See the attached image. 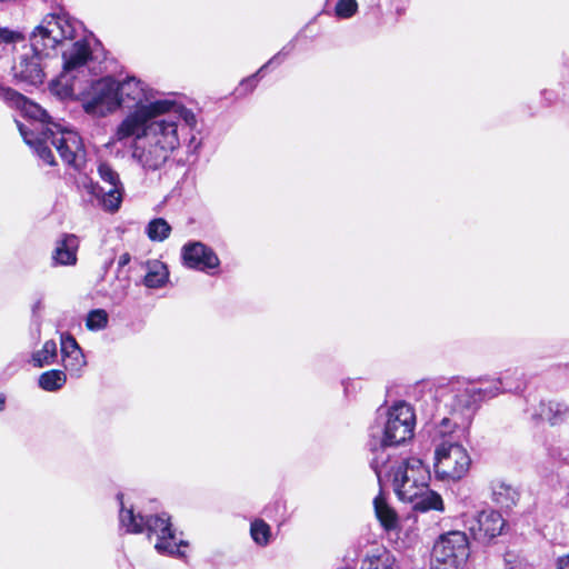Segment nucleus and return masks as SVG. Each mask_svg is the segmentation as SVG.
I'll return each instance as SVG.
<instances>
[{"instance_id":"nucleus-1","label":"nucleus","mask_w":569,"mask_h":569,"mask_svg":"<svg viewBox=\"0 0 569 569\" xmlns=\"http://www.w3.org/2000/svg\"><path fill=\"white\" fill-rule=\"evenodd\" d=\"M166 106L154 103L129 112L114 131L117 141L133 139L132 158L147 172L160 170L182 143H187L189 152L200 147L193 133L194 113L188 108H178L176 113L159 118V111Z\"/></svg>"},{"instance_id":"nucleus-10","label":"nucleus","mask_w":569,"mask_h":569,"mask_svg":"<svg viewBox=\"0 0 569 569\" xmlns=\"http://www.w3.org/2000/svg\"><path fill=\"white\" fill-rule=\"evenodd\" d=\"M471 458L466 448L453 440H445L435 451V475L440 480H460L469 471Z\"/></svg>"},{"instance_id":"nucleus-30","label":"nucleus","mask_w":569,"mask_h":569,"mask_svg":"<svg viewBox=\"0 0 569 569\" xmlns=\"http://www.w3.org/2000/svg\"><path fill=\"white\" fill-rule=\"evenodd\" d=\"M357 10L358 3L356 0H339L335 7L336 16L340 19H350Z\"/></svg>"},{"instance_id":"nucleus-13","label":"nucleus","mask_w":569,"mask_h":569,"mask_svg":"<svg viewBox=\"0 0 569 569\" xmlns=\"http://www.w3.org/2000/svg\"><path fill=\"white\" fill-rule=\"evenodd\" d=\"M0 99L10 107L21 110L26 117L36 121L31 123L32 128H27L24 124L18 122L19 129L22 126L28 133L33 132V137H41L42 130L51 129L48 127L50 119L48 112L12 88L0 84Z\"/></svg>"},{"instance_id":"nucleus-39","label":"nucleus","mask_w":569,"mask_h":569,"mask_svg":"<svg viewBox=\"0 0 569 569\" xmlns=\"http://www.w3.org/2000/svg\"><path fill=\"white\" fill-rule=\"evenodd\" d=\"M130 254L128 252H124L120 258H119V261H118V266L119 268H122L124 267L126 264H128L130 262Z\"/></svg>"},{"instance_id":"nucleus-3","label":"nucleus","mask_w":569,"mask_h":569,"mask_svg":"<svg viewBox=\"0 0 569 569\" xmlns=\"http://www.w3.org/2000/svg\"><path fill=\"white\" fill-rule=\"evenodd\" d=\"M54 127L57 131L47 129L41 131V137H33V132L28 133L21 126L20 133L24 142L34 150L46 164H56L54 156L49 147V143H51L67 166L76 171H81L87 162V151L82 138L73 130L57 124Z\"/></svg>"},{"instance_id":"nucleus-17","label":"nucleus","mask_w":569,"mask_h":569,"mask_svg":"<svg viewBox=\"0 0 569 569\" xmlns=\"http://www.w3.org/2000/svg\"><path fill=\"white\" fill-rule=\"evenodd\" d=\"M375 513L380 525L386 531H396L399 529V517L393 508H391L382 492L373 500Z\"/></svg>"},{"instance_id":"nucleus-31","label":"nucleus","mask_w":569,"mask_h":569,"mask_svg":"<svg viewBox=\"0 0 569 569\" xmlns=\"http://www.w3.org/2000/svg\"><path fill=\"white\" fill-rule=\"evenodd\" d=\"M456 418V416L443 417L438 425V433L443 437L449 436L450 438H453L456 433L459 436L463 435L466 431L458 430V428L455 427L453 421Z\"/></svg>"},{"instance_id":"nucleus-20","label":"nucleus","mask_w":569,"mask_h":569,"mask_svg":"<svg viewBox=\"0 0 569 569\" xmlns=\"http://www.w3.org/2000/svg\"><path fill=\"white\" fill-rule=\"evenodd\" d=\"M169 280V271L167 266L159 261L147 262V273L143 283L148 288L157 289L163 287Z\"/></svg>"},{"instance_id":"nucleus-40","label":"nucleus","mask_w":569,"mask_h":569,"mask_svg":"<svg viewBox=\"0 0 569 569\" xmlns=\"http://www.w3.org/2000/svg\"><path fill=\"white\" fill-rule=\"evenodd\" d=\"M542 96H543V97H545V99H546V100H548L549 102H551V101H552V99H553V93H552L551 91H548V90H545V91L542 92Z\"/></svg>"},{"instance_id":"nucleus-41","label":"nucleus","mask_w":569,"mask_h":569,"mask_svg":"<svg viewBox=\"0 0 569 569\" xmlns=\"http://www.w3.org/2000/svg\"><path fill=\"white\" fill-rule=\"evenodd\" d=\"M6 398L3 395H0V411L4 409Z\"/></svg>"},{"instance_id":"nucleus-38","label":"nucleus","mask_w":569,"mask_h":569,"mask_svg":"<svg viewBox=\"0 0 569 569\" xmlns=\"http://www.w3.org/2000/svg\"><path fill=\"white\" fill-rule=\"evenodd\" d=\"M181 249H208L202 242L200 241H189L182 246Z\"/></svg>"},{"instance_id":"nucleus-12","label":"nucleus","mask_w":569,"mask_h":569,"mask_svg":"<svg viewBox=\"0 0 569 569\" xmlns=\"http://www.w3.org/2000/svg\"><path fill=\"white\" fill-rule=\"evenodd\" d=\"M446 406L451 416H456L453 423L458 430L467 431L478 410L480 402L476 396V383H455L450 387Z\"/></svg>"},{"instance_id":"nucleus-9","label":"nucleus","mask_w":569,"mask_h":569,"mask_svg":"<svg viewBox=\"0 0 569 569\" xmlns=\"http://www.w3.org/2000/svg\"><path fill=\"white\" fill-rule=\"evenodd\" d=\"M469 555V540L465 532L443 533L433 545L431 569H462Z\"/></svg>"},{"instance_id":"nucleus-19","label":"nucleus","mask_w":569,"mask_h":569,"mask_svg":"<svg viewBox=\"0 0 569 569\" xmlns=\"http://www.w3.org/2000/svg\"><path fill=\"white\" fill-rule=\"evenodd\" d=\"M295 49V41L291 40L288 42L282 49L276 53L268 62H266L254 74L248 77L247 79L242 80L240 83L239 91L244 92H251L257 83H258V77L271 64H280L287 56H289Z\"/></svg>"},{"instance_id":"nucleus-8","label":"nucleus","mask_w":569,"mask_h":569,"mask_svg":"<svg viewBox=\"0 0 569 569\" xmlns=\"http://www.w3.org/2000/svg\"><path fill=\"white\" fill-rule=\"evenodd\" d=\"M117 98L119 100V108H133L131 112H137L154 103H167L159 111V118L176 113L178 108H184L182 104L170 99H156V92L136 77H127L122 81H117Z\"/></svg>"},{"instance_id":"nucleus-23","label":"nucleus","mask_w":569,"mask_h":569,"mask_svg":"<svg viewBox=\"0 0 569 569\" xmlns=\"http://www.w3.org/2000/svg\"><path fill=\"white\" fill-rule=\"evenodd\" d=\"M67 382V375L62 370H49L39 376L38 385L46 391L60 390Z\"/></svg>"},{"instance_id":"nucleus-21","label":"nucleus","mask_w":569,"mask_h":569,"mask_svg":"<svg viewBox=\"0 0 569 569\" xmlns=\"http://www.w3.org/2000/svg\"><path fill=\"white\" fill-rule=\"evenodd\" d=\"M569 412L568 407L565 403L557 401H541L539 405V417L542 420L548 421L550 425H558L567 418Z\"/></svg>"},{"instance_id":"nucleus-18","label":"nucleus","mask_w":569,"mask_h":569,"mask_svg":"<svg viewBox=\"0 0 569 569\" xmlns=\"http://www.w3.org/2000/svg\"><path fill=\"white\" fill-rule=\"evenodd\" d=\"M491 491L493 501L501 508H511L519 500V491L502 480H493L491 482Z\"/></svg>"},{"instance_id":"nucleus-11","label":"nucleus","mask_w":569,"mask_h":569,"mask_svg":"<svg viewBox=\"0 0 569 569\" xmlns=\"http://www.w3.org/2000/svg\"><path fill=\"white\" fill-rule=\"evenodd\" d=\"M81 104L86 113L92 117H106L119 108L117 80L104 77L91 83L82 93Z\"/></svg>"},{"instance_id":"nucleus-14","label":"nucleus","mask_w":569,"mask_h":569,"mask_svg":"<svg viewBox=\"0 0 569 569\" xmlns=\"http://www.w3.org/2000/svg\"><path fill=\"white\" fill-rule=\"evenodd\" d=\"M506 522L501 513L493 509H486L467 520V527L475 540L489 542L501 535Z\"/></svg>"},{"instance_id":"nucleus-4","label":"nucleus","mask_w":569,"mask_h":569,"mask_svg":"<svg viewBox=\"0 0 569 569\" xmlns=\"http://www.w3.org/2000/svg\"><path fill=\"white\" fill-rule=\"evenodd\" d=\"M382 438H372L368 446L372 453L370 467L373 469L379 482H381L382 468L389 460L387 447L399 446L413 437L416 415L412 407L398 401L386 411Z\"/></svg>"},{"instance_id":"nucleus-16","label":"nucleus","mask_w":569,"mask_h":569,"mask_svg":"<svg viewBox=\"0 0 569 569\" xmlns=\"http://www.w3.org/2000/svg\"><path fill=\"white\" fill-rule=\"evenodd\" d=\"M182 259L187 267L200 271L216 269L220 263L214 251H182Z\"/></svg>"},{"instance_id":"nucleus-28","label":"nucleus","mask_w":569,"mask_h":569,"mask_svg":"<svg viewBox=\"0 0 569 569\" xmlns=\"http://www.w3.org/2000/svg\"><path fill=\"white\" fill-rule=\"evenodd\" d=\"M109 321L108 312L103 309L91 310L86 319V326L91 331H99L107 328Z\"/></svg>"},{"instance_id":"nucleus-26","label":"nucleus","mask_w":569,"mask_h":569,"mask_svg":"<svg viewBox=\"0 0 569 569\" xmlns=\"http://www.w3.org/2000/svg\"><path fill=\"white\" fill-rule=\"evenodd\" d=\"M250 533L257 545L267 546L270 540L271 529L262 519H256L251 522Z\"/></svg>"},{"instance_id":"nucleus-33","label":"nucleus","mask_w":569,"mask_h":569,"mask_svg":"<svg viewBox=\"0 0 569 569\" xmlns=\"http://www.w3.org/2000/svg\"><path fill=\"white\" fill-rule=\"evenodd\" d=\"M505 569H527L528 562L519 553L507 551L503 556Z\"/></svg>"},{"instance_id":"nucleus-24","label":"nucleus","mask_w":569,"mask_h":569,"mask_svg":"<svg viewBox=\"0 0 569 569\" xmlns=\"http://www.w3.org/2000/svg\"><path fill=\"white\" fill-rule=\"evenodd\" d=\"M57 358V343L53 340L44 342L41 350L32 355V363L37 368L52 365Z\"/></svg>"},{"instance_id":"nucleus-37","label":"nucleus","mask_w":569,"mask_h":569,"mask_svg":"<svg viewBox=\"0 0 569 569\" xmlns=\"http://www.w3.org/2000/svg\"><path fill=\"white\" fill-rule=\"evenodd\" d=\"M556 569H569V553L557 559Z\"/></svg>"},{"instance_id":"nucleus-25","label":"nucleus","mask_w":569,"mask_h":569,"mask_svg":"<svg viewBox=\"0 0 569 569\" xmlns=\"http://www.w3.org/2000/svg\"><path fill=\"white\" fill-rule=\"evenodd\" d=\"M170 232L171 227L163 218L152 219L146 227V233L152 241H163Z\"/></svg>"},{"instance_id":"nucleus-22","label":"nucleus","mask_w":569,"mask_h":569,"mask_svg":"<svg viewBox=\"0 0 569 569\" xmlns=\"http://www.w3.org/2000/svg\"><path fill=\"white\" fill-rule=\"evenodd\" d=\"M411 503L413 505L415 510L423 512L428 510L443 511L445 509L441 496L430 490L428 483L426 485V491H422L420 496H417V499Z\"/></svg>"},{"instance_id":"nucleus-2","label":"nucleus","mask_w":569,"mask_h":569,"mask_svg":"<svg viewBox=\"0 0 569 569\" xmlns=\"http://www.w3.org/2000/svg\"><path fill=\"white\" fill-rule=\"evenodd\" d=\"M80 29L81 23L64 11L47 14L30 36L32 56H21L13 67L16 77L33 86L42 83V60L59 53L63 61V73L84 67L92 58V52L84 39L76 40Z\"/></svg>"},{"instance_id":"nucleus-27","label":"nucleus","mask_w":569,"mask_h":569,"mask_svg":"<svg viewBox=\"0 0 569 569\" xmlns=\"http://www.w3.org/2000/svg\"><path fill=\"white\" fill-rule=\"evenodd\" d=\"M62 363L64 369L69 371L71 376L79 377L82 368L87 365V361L83 352L77 351L62 357Z\"/></svg>"},{"instance_id":"nucleus-15","label":"nucleus","mask_w":569,"mask_h":569,"mask_svg":"<svg viewBox=\"0 0 569 569\" xmlns=\"http://www.w3.org/2000/svg\"><path fill=\"white\" fill-rule=\"evenodd\" d=\"M509 376L506 375L491 380H480L479 386L476 385V396L479 402L492 399L502 392H518L521 388L520 383L509 382Z\"/></svg>"},{"instance_id":"nucleus-6","label":"nucleus","mask_w":569,"mask_h":569,"mask_svg":"<svg viewBox=\"0 0 569 569\" xmlns=\"http://www.w3.org/2000/svg\"><path fill=\"white\" fill-rule=\"evenodd\" d=\"M97 171L103 184L86 179L82 182V189L90 196L91 203L96 201L103 211L114 213L123 201L124 186L110 163L100 162Z\"/></svg>"},{"instance_id":"nucleus-29","label":"nucleus","mask_w":569,"mask_h":569,"mask_svg":"<svg viewBox=\"0 0 569 569\" xmlns=\"http://www.w3.org/2000/svg\"><path fill=\"white\" fill-rule=\"evenodd\" d=\"M24 36L18 30H11L6 27H0V48L10 49L14 48L17 43L23 42Z\"/></svg>"},{"instance_id":"nucleus-36","label":"nucleus","mask_w":569,"mask_h":569,"mask_svg":"<svg viewBox=\"0 0 569 569\" xmlns=\"http://www.w3.org/2000/svg\"><path fill=\"white\" fill-rule=\"evenodd\" d=\"M510 375L509 376V382L511 383H520L521 388L518 391H521L523 388L522 383V373L516 370H507L502 376Z\"/></svg>"},{"instance_id":"nucleus-32","label":"nucleus","mask_w":569,"mask_h":569,"mask_svg":"<svg viewBox=\"0 0 569 569\" xmlns=\"http://www.w3.org/2000/svg\"><path fill=\"white\" fill-rule=\"evenodd\" d=\"M77 251H54L51 257L52 266H72L77 262Z\"/></svg>"},{"instance_id":"nucleus-7","label":"nucleus","mask_w":569,"mask_h":569,"mask_svg":"<svg viewBox=\"0 0 569 569\" xmlns=\"http://www.w3.org/2000/svg\"><path fill=\"white\" fill-rule=\"evenodd\" d=\"M395 493L401 501L413 502L417 496L426 491L429 471L419 458H408L391 468Z\"/></svg>"},{"instance_id":"nucleus-34","label":"nucleus","mask_w":569,"mask_h":569,"mask_svg":"<svg viewBox=\"0 0 569 569\" xmlns=\"http://www.w3.org/2000/svg\"><path fill=\"white\" fill-rule=\"evenodd\" d=\"M61 355L66 357L67 355L74 353L77 351H82L79 347L77 340L68 333L61 335Z\"/></svg>"},{"instance_id":"nucleus-5","label":"nucleus","mask_w":569,"mask_h":569,"mask_svg":"<svg viewBox=\"0 0 569 569\" xmlns=\"http://www.w3.org/2000/svg\"><path fill=\"white\" fill-rule=\"evenodd\" d=\"M118 499H122V495H118ZM121 509L119 513V520L126 531L129 533H141L147 532L148 537H157L154 543L156 550L161 555L183 557L184 551L181 548L188 546V542L178 539L171 522L170 517L167 513L142 516L136 515L133 509H127L120 500Z\"/></svg>"},{"instance_id":"nucleus-35","label":"nucleus","mask_w":569,"mask_h":569,"mask_svg":"<svg viewBox=\"0 0 569 569\" xmlns=\"http://www.w3.org/2000/svg\"><path fill=\"white\" fill-rule=\"evenodd\" d=\"M79 238L74 234H66L61 241L58 242L56 249H78Z\"/></svg>"}]
</instances>
